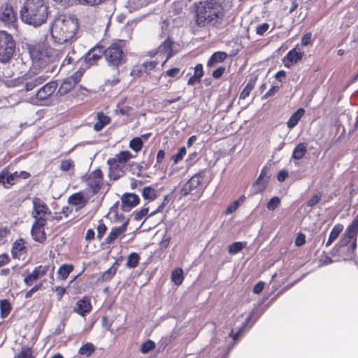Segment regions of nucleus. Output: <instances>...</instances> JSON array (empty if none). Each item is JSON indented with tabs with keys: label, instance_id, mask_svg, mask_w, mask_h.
<instances>
[{
	"label": "nucleus",
	"instance_id": "obj_1",
	"mask_svg": "<svg viewBox=\"0 0 358 358\" xmlns=\"http://www.w3.org/2000/svg\"><path fill=\"white\" fill-rule=\"evenodd\" d=\"M194 21L200 28L220 27L224 22L226 10L220 0H202L194 3Z\"/></svg>",
	"mask_w": 358,
	"mask_h": 358
},
{
	"label": "nucleus",
	"instance_id": "obj_2",
	"mask_svg": "<svg viewBox=\"0 0 358 358\" xmlns=\"http://www.w3.org/2000/svg\"><path fill=\"white\" fill-rule=\"evenodd\" d=\"M78 28L77 21L69 16L60 15L55 17L50 26L53 42L59 45L68 43L75 36Z\"/></svg>",
	"mask_w": 358,
	"mask_h": 358
},
{
	"label": "nucleus",
	"instance_id": "obj_3",
	"mask_svg": "<svg viewBox=\"0 0 358 358\" xmlns=\"http://www.w3.org/2000/svg\"><path fill=\"white\" fill-rule=\"evenodd\" d=\"M48 14V7L44 0H25L20 10L22 21L34 27L44 24Z\"/></svg>",
	"mask_w": 358,
	"mask_h": 358
},
{
	"label": "nucleus",
	"instance_id": "obj_4",
	"mask_svg": "<svg viewBox=\"0 0 358 358\" xmlns=\"http://www.w3.org/2000/svg\"><path fill=\"white\" fill-rule=\"evenodd\" d=\"M58 87L56 80H52L37 90L36 92L29 97V102L36 106H49L52 103V96Z\"/></svg>",
	"mask_w": 358,
	"mask_h": 358
},
{
	"label": "nucleus",
	"instance_id": "obj_5",
	"mask_svg": "<svg viewBox=\"0 0 358 358\" xmlns=\"http://www.w3.org/2000/svg\"><path fill=\"white\" fill-rule=\"evenodd\" d=\"M57 53L52 48L36 49L31 52L34 62L41 69H46V72L54 73L57 66L52 62Z\"/></svg>",
	"mask_w": 358,
	"mask_h": 358
},
{
	"label": "nucleus",
	"instance_id": "obj_6",
	"mask_svg": "<svg viewBox=\"0 0 358 358\" xmlns=\"http://www.w3.org/2000/svg\"><path fill=\"white\" fill-rule=\"evenodd\" d=\"M267 299L268 297L266 296L263 298L260 302H259L257 304H255L248 317L243 323L241 327L238 329V331L236 333H234L233 330H231L229 334V337L232 338L234 341H236L246 329H250L266 310L268 305L264 308H262V305Z\"/></svg>",
	"mask_w": 358,
	"mask_h": 358
},
{
	"label": "nucleus",
	"instance_id": "obj_7",
	"mask_svg": "<svg viewBox=\"0 0 358 358\" xmlns=\"http://www.w3.org/2000/svg\"><path fill=\"white\" fill-rule=\"evenodd\" d=\"M103 56L108 65L116 70H118L119 66L126 62V55L123 52L121 41L110 44L104 50Z\"/></svg>",
	"mask_w": 358,
	"mask_h": 358
},
{
	"label": "nucleus",
	"instance_id": "obj_8",
	"mask_svg": "<svg viewBox=\"0 0 358 358\" xmlns=\"http://www.w3.org/2000/svg\"><path fill=\"white\" fill-rule=\"evenodd\" d=\"M16 43L11 34L0 30V63L10 61L15 51Z\"/></svg>",
	"mask_w": 358,
	"mask_h": 358
},
{
	"label": "nucleus",
	"instance_id": "obj_9",
	"mask_svg": "<svg viewBox=\"0 0 358 358\" xmlns=\"http://www.w3.org/2000/svg\"><path fill=\"white\" fill-rule=\"evenodd\" d=\"M48 78V76L27 73L18 79V83L22 87L20 92H29L37 86L44 83Z\"/></svg>",
	"mask_w": 358,
	"mask_h": 358
},
{
	"label": "nucleus",
	"instance_id": "obj_10",
	"mask_svg": "<svg viewBox=\"0 0 358 358\" xmlns=\"http://www.w3.org/2000/svg\"><path fill=\"white\" fill-rule=\"evenodd\" d=\"M357 235L358 227L350 223L345 229V232L343 234L338 243L336 244L335 246L330 251V254L334 255L335 252H338V248L342 249V248H343L345 247H349L350 245H348L350 244V242L355 241L357 242Z\"/></svg>",
	"mask_w": 358,
	"mask_h": 358
},
{
	"label": "nucleus",
	"instance_id": "obj_11",
	"mask_svg": "<svg viewBox=\"0 0 358 358\" xmlns=\"http://www.w3.org/2000/svg\"><path fill=\"white\" fill-rule=\"evenodd\" d=\"M55 266L52 265L38 266L34 268L32 272L28 274L24 279V282L27 286H31L33 283L38 278L45 275L49 271L52 275Z\"/></svg>",
	"mask_w": 358,
	"mask_h": 358
},
{
	"label": "nucleus",
	"instance_id": "obj_12",
	"mask_svg": "<svg viewBox=\"0 0 358 358\" xmlns=\"http://www.w3.org/2000/svg\"><path fill=\"white\" fill-rule=\"evenodd\" d=\"M204 174L202 172L194 174L181 188V196H187L193 190L197 189L203 182Z\"/></svg>",
	"mask_w": 358,
	"mask_h": 358
},
{
	"label": "nucleus",
	"instance_id": "obj_13",
	"mask_svg": "<svg viewBox=\"0 0 358 358\" xmlns=\"http://www.w3.org/2000/svg\"><path fill=\"white\" fill-rule=\"evenodd\" d=\"M45 218H38L35 220L32 224L31 234L33 239L38 243H43L46 240V234L44 231V227L46 224Z\"/></svg>",
	"mask_w": 358,
	"mask_h": 358
},
{
	"label": "nucleus",
	"instance_id": "obj_14",
	"mask_svg": "<svg viewBox=\"0 0 358 358\" xmlns=\"http://www.w3.org/2000/svg\"><path fill=\"white\" fill-rule=\"evenodd\" d=\"M109 166L108 176L110 180H116L122 177L127 170L126 165L117 162L115 158H109L107 161Z\"/></svg>",
	"mask_w": 358,
	"mask_h": 358
},
{
	"label": "nucleus",
	"instance_id": "obj_15",
	"mask_svg": "<svg viewBox=\"0 0 358 358\" xmlns=\"http://www.w3.org/2000/svg\"><path fill=\"white\" fill-rule=\"evenodd\" d=\"M32 203L33 210L31 212V216L35 219V220L38 218H45L43 217L45 215L50 214V210L48 206L40 198H34Z\"/></svg>",
	"mask_w": 358,
	"mask_h": 358
},
{
	"label": "nucleus",
	"instance_id": "obj_16",
	"mask_svg": "<svg viewBox=\"0 0 358 358\" xmlns=\"http://www.w3.org/2000/svg\"><path fill=\"white\" fill-rule=\"evenodd\" d=\"M121 209L124 212H129L140 203L139 196L135 193L126 192L121 196Z\"/></svg>",
	"mask_w": 358,
	"mask_h": 358
},
{
	"label": "nucleus",
	"instance_id": "obj_17",
	"mask_svg": "<svg viewBox=\"0 0 358 358\" xmlns=\"http://www.w3.org/2000/svg\"><path fill=\"white\" fill-rule=\"evenodd\" d=\"M15 20L16 15L10 5L6 3L0 7V22L9 27L13 24Z\"/></svg>",
	"mask_w": 358,
	"mask_h": 358
},
{
	"label": "nucleus",
	"instance_id": "obj_18",
	"mask_svg": "<svg viewBox=\"0 0 358 358\" xmlns=\"http://www.w3.org/2000/svg\"><path fill=\"white\" fill-rule=\"evenodd\" d=\"M357 248L356 241H352L349 247L342 248V249L338 248V252H335L334 255H331L333 257H338L340 259L336 260L339 262L341 260L348 261L355 260V250Z\"/></svg>",
	"mask_w": 358,
	"mask_h": 358
},
{
	"label": "nucleus",
	"instance_id": "obj_19",
	"mask_svg": "<svg viewBox=\"0 0 358 358\" xmlns=\"http://www.w3.org/2000/svg\"><path fill=\"white\" fill-rule=\"evenodd\" d=\"M269 171L270 169L266 166L263 167L262 169L259 176L253 185L256 192H262L266 189L270 179V176H268Z\"/></svg>",
	"mask_w": 358,
	"mask_h": 358
},
{
	"label": "nucleus",
	"instance_id": "obj_20",
	"mask_svg": "<svg viewBox=\"0 0 358 358\" xmlns=\"http://www.w3.org/2000/svg\"><path fill=\"white\" fill-rule=\"evenodd\" d=\"M92 308L90 299L85 296L76 302L73 310L80 316H85L91 311Z\"/></svg>",
	"mask_w": 358,
	"mask_h": 358
},
{
	"label": "nucleus",
	"instance_id": "obj_21",
	"mask_svg": "<svg viewBox=\"0 0 358 358\" xmlns=\"http://www.w3.org/2000/svg\"><path fill=\"white\" fill-rule=\"evenodd\" d=\"M129 222V219H127L121 226L113 228L107 238H106V243H111L122 234L125 232Z\"/></svg>",
	"mask_w": 358,
	"mask_h": 358
},
{
	"label": "nucleus",
	"instance_id": "obj_22",
	"mask_svg": "<svg viewBox=\"0 0 358 358\" xmlns=\"http://www.w3.org/2000/svg\"><path fill=\"white\" fill-rule=\"evenodd\" d=\"M173 41L169 38H167L162 44L158 47L157 52L164 53L166 55V58L164 62L172 57L174 55L173 51Z\"/></svg>",
	"mask_w": 358,
	"mask_h": 358
},
{
	"label": "nucleus",
	"instance_id": "obj_23",
	"mask_svg": "<svg viewBox=\"0 0 358 358\" xmlns=\"http://www.w3.org/2000/svg\"><path fill=\"white\" fill-rule=\"evenodd\" d=\"M99 48V45H96V46L91 48L86 54L84 55L83 57H81V61L83 60L87 67H90L94 64L96 61L99 59V55H94V52H96Z\"/></svg>",
	"mask_w": 358,
	"mask_h": 358
},
{
	"label": "nucleus",
	"instance_id": "obj_24",
	"mask_svg": "<svg viewBox=\"0 0 358 358\" xmlns=\"http://www.w3.org/2000/svg\"><path fill=\"white\" fill-rule=\"evenodd\" d=\"M15 183L13 176L11 173H8L7 169L0 171V185H2L6 189H9Z\"/></svg>",
	"mask_w": 358,
	"mask_h": 358
},
{
	"label": "nucleus",
	"instance_id": "obj_25",
	"mask_svg": "<svg viewBox=\"0 0 358 358\" xmlns=\"http://www.w3.org/2000/svg\"><path fill=\"white\" fill-rule=\"evenodd\" d=\"M308 144L306 143H299L293 150L292 159L295 160L301 159L308 152Z\"/></svg>",
	"mask_w": 358,
	"mask_h": 358
},
{
	"label": "nucleus",
	"instance_id": "obj_26",
	"mask_svg": "<svg viewBox=\"0 0 358 358\" xmlns=\"http://www.w3.org/2000/svg\"><path fill=\"white\" fill-rule=\"evenodd\" d=\"M305 113V109L303 108H298L291 116L289 118L287 122V127L289 129H293L295 126H296V124H298V122H299V120H301V118L303 116Z\"/></svg>",
	"mask_w": 358,
	"mask_h": 358
},
{
	"label": "nucleus",
	"instance_id": "obj_27",
	"mask_svg": "<svg viewBox=\"0 0 358 358\" xmlns=\"http://www.w3.org/2000/svg\"><path fill=\"white\" fill-rule=\"evenodd\" d=\"M227 54L223 51L214 52L207 62V66L211 67L217 63L223 62L227 58Z\"/></svg>",
	"mask_w": 358,
	"mask_h": 358
},
{
	"label": "nucleus",
	"instance_id": "obj_28",
	"mask_svg": "<svg viewBox=\"0 0 358 358\" xmlns=\"http://www.w3.org/2000/svg\"><path fill=\"white\" fill-rule=\"evenodd\" d=\"M303 55L304 52L301 51L297 47H295L287 53L285 58L290 63L296 64L298 62L302 59Z\"/></svg>",
	"mask_w": 358,
	"mask_h": 358
},
{
	"label": "nucleus",
	"instance_id": "obj_29",
	"mask_svg": "<svg viewBox=\"0 0 358 358\" xmlns=\"http://www.w3.org/2000/svg\"><path fill=\"white\" fill-rule=\"evenodd\" d=\"M203 76V66L201 64H198L194 67V75L191 76L187 80V85H194L196 83H200Z\"/></svg>",
	"mask_w": 358,
	"mask_h": 358
},
{
	"label": "nucleus",
	"instance_id": "obj_30",
	"mask_svg": "<svg viewBox=\"0 0 358 358\" xmlns=\"http://www.w3.org/2000/svg\"><path fill=\"white\" fill-rule=\"evenodd\" d=\"M68 203L73 206H81V207H83L87 203V199L80 192L71 194L68 199Z\"/></svg>",
	"mask_w": 358,
	"mask_h": 358
},
{
	"label": "nucleus",
	"instance_id": "obj_31",
	"mask_svg": "<svg viewBox=\"0 0 358 358\" xmlns=\"http://www.w3.org/2000/svg\"><path fill=\"white\" fill-rule=\"evenodd\" d=\"M151 0H128L126 6L129 12L132 13L143 6H147Z\"/></svg>",
	"mask_w": 358,
	"mask_h": 358
},
{
	"label": "nucleus",
	"instance_id": "obj_32",
	"mask_svg": "<svg viewBox=\"0 0 358 358\" xmlns=\"http://www.w3.org/2000/svg\"><path fill=\"white\" fill-rule=\"evenodd\" d=\"M97 120L98 121L94 125V129L96 131H101L110 122V117L102 112L97 113Z\"/></svg>",
	"mask_w": 358,
	"mask_h": 358
},
{
	"label": "nucleus",
	"instance_id": "obj_33",
	"mask_svg": "<svg viewBox=\"0 0 358 358\" xmlns=\"http://www.w3.org/2000/svg\"><path fill=\"white\" fill-rule=\"evenodd\" d=\"M343 230V225L341 224H336L330 231L326 246L329 247L338 237L339 234Z\"/></svg>",
	"mask_w": 358,
	"mask_h": 358
},
{
	"label": "nucleus",
	"instance_id": "obj_34",
	"mask_svg": "<svg viewBox=\"0 0 358 358\" xmlns=\"http://www.w3.org/2000/svg\"><path fill=\"white\" fill-rule=\"evenodd\" d=\"M24 243L22 238L17 239L14 242L11 250L12 257L14 259L18 258L20 255V252L24 249Z\"/></svg>",
	"mask_w": 358,
	"mask_h": 358
},
{
	"label": "nucleus",
	"instance_id": "obj_35",
	"mask_svg": "<svg viewBox=\"0 0 358 358\" xmlns=\"http://www.w3.org/2000/svg\"><path fill=\"white\" fill-rule=\"evenodd\" d=\"M74 86L75 85L73 84V83L71 82L68 78H66L59 86L57 94H59V96H64L68 94Z\"/></svg>",
	"mask_w": 358,
	"mask_h": 358
},
{
	"label": "nucleus",
	"instance_id": "obj_36",
	"mask_svg": "<svg viewBox=\"0 0 358 358\" xmlns=\"http://www.w3.org/2000/svg\"><path fill=\"white\" fill-rule=\"evenodd\" d=\"M142 196L149 201H154L157 197V191L150 186L145 187L142 190Z\"/></svg>",
	"mask_w": 358,
	"mask_h": 358
},
{
	"label": "nucleus",
	"instance_id": "obj_37",
	"mask_svg": "<svg viewBox=\"0 0 358 358\" xmlns=\"http://www.w3.org/2000/svg\"><path fill=\"white\" fill-rule=\"evenodd\" d=\"M246 242H234L228 246V252L231 255H236L246 247Z\"/></svg>",
	"mask_w": 358,
	"mask_h": 358
},
{
	"label": "nucleus",
	"instance_id": "obj_38",
	"mask_svg": "<svg viewBox=\"0 0 358 358\" xmlns=\"http://www.w3.org/2000/svg\"><path fill=\"white\" fill-rule=\"evenodd\" d=\"M73 270V266L72 264H62L58 270V275L62 280H65L68 278L70 273Z\"/></svg>",
	"mask_w": 358,
	"mask_h": 358
},
{
	"label": "nucleus",
	"instance_id": "obj_39",
	"mask_svg": "<svg viewBox=\"0 0 358 358\" xmlns=\"http://www.w3.org/2000/svg\"><path fill=\"white\" fill-rule=\"evenodd\" d=\"M11 310V304L7 299L0 301V314L1 318H6Z\"/></svg>",
	"mask_w": 358,
	"mask_h": 358
},
{
	"label": "nucleus",
	"instance_id": "obj_40",
	"mask_svg": "<svg viewBox=\"0 0 358 358\" xmlns=\"http://www.w3.org/2000/svg\"><path fill=\"white\" fill-rule=\"evenodd\" d=\"M139 260V255L136 252H131L128 256L126 266L129 268H134L138 265Z\"/></svg>",
	"mask_w": 358,
	"mask_h": 358
},
{
	"label": "nucleus",
	"instance_id": "obj_41",
	"mask_svg": "<svg viewBox=\"0 0 358 358\" xmlns=\"http://www.w3.org/2000/svg\"><path fill=\"white\" fill-rule=\"evenodd\" d=\"M94 351V345L92 343H86L80 348L78 354L85 355L86 357H90Z\"/></svg>",
	"mask_w": 358,
	"mask_h": 358
},
{
	"label": "nucleus",
	"instance_id": "obj_42",
	"mask_svg": "<svg viewBox=\"0 0 358 358\" xmlns=\"http://www.w3.org/2000/svg\"><path fill=\"white\" fill-rule=\"evenodd\" d=\"M183 272L182 269L178 268L174 269L171 273V280L176 285H180L183 281Z\"/></svg>",
	"mask_w": 358,
	"mask_h": 358
},
{
	"label": "nucleus",
	"instance_id": "obj_43",
	"mask_svg": "<svg viewBox=\"0 0 358 358\" xmlns=\"http://www.w3.org/2000/svg\"><path fill=\"white\" fill-rule=\"evenodd\" d=\"M133 157V155L129 151L124 150L116 155L114 158L117 160V162L126 165V163Z\"/></svg>",
	"mask_w": 358,
	"mask_h": 358
},
{
	"label": "nucleus",
	"instance_id": "obj_44",
	"mask_svg": "<svg viewBox=\"0 0 358 358\" xmlns=\"http://www.w3.org/2000/svg\"><path fill=\"white\" fill-rule=\"evenodd\" d=\"M87 186L92 190L94 194H97L101 189L103 181L100 180H87Z\"/></svg>",
	"mask_w": 358,
	"mask_h": 358
},
{
	"label": "nucleus",
	"instance_id": "obj_45",
	"mask_svg": "<svg viewBox=\"0 0 358 358\" xmlns=\"http://www.w3.org/2000/svg\"><path fill=\"white\" fill-rule=\"evenodd\" d=\"M255 87V81L252 80H250L248 81L247 85L243 88V91L241 92L240 94V99H246L249 95L252 89Z\"/></svg>",
	"mask_w": 358,
	"mask_h": 358
},
{
	"label": "nucleus",
	"instance_id": "obj_46",
	"mask_svg": "<svg viewBox=\"0 0 358 358\" xmlns=\"http://www.w3.org/2000/svg\"><path fill=\"white\" fill-rule=\"evenodd\" d=\"M117 271V266H111L108 269L103 273L101 278L103 281L107 282L112 279Z\"/></svg>",
	"mask_w": 358,
	"mask_h": 358
},
{
	"label": "nucleus",
	"instance_id": "obj_47",
	"mask_svg": "<svg viewBox=\"0 0 358 358\" xmlns=\"http://www.w3.org/2000/svg\"><path fill=\"white\" fill-rule=\"evenodd\" d=\"M82 180L83 181H87V180H100L103 181V173L101 169H96L88 177L83 176Z\"/></svg>",
	"mask_w": 358,
	"mask_h": 358
},
{
	"label": "nucleus",
	"instance_id": "obj_48",
	"mask_svg": "<svg viewBox=\"0 0 358 358\" xmlns=\"http://www.w3.org/2000/svg\"><path fill=\"white\" fill-rule=\"evenodd\" d=\"M143 145V143L140 138L134 137L131 139L129 146L131 150L137 152L141 150Z\"/></svg>",
	"mask_w": 358,
	"mask_h": 358
},
{
	"label": "nucleus",
	"instance_id": "obj_49",
	"mask_svg": "<svg viewBox=\"0 0 358 358\" xmlns=\"http://www.w3.org/2000/svg\"><path fill=\"white\" fill-rule=\"evenodd\" d=\"M155 348V343L154 341L148 339L141 346V352L143 354H147Z\"/></svg>",
	"mask_w": 358,
	"mask_h": 358
},
{
	"label": "nucleus",
	"instance_id": "obj_50",
	"mask_svg": "<svg viewBox=\"0 0 358 358\" xmlns=\"http://www.w3.org/2000/svg\"><path fill=\"white\" fill-rule=\"evenodd\" d=\"M186 152L187 151L185 147H180L178 149L177 153H176L171 157V160L173 161L174 164H177L180 161H181L183 159L184 156L186 155Z\"/></svg>",
	"mask_w": 358,
	"mask_h": 358
},
{
	"label": "nucleus",
	"instance_id": "obj_51",
	"mask_svg": "<svg viewBox=\"0 0 358 358\" xmlns=\"http://www.w3.org/2000/svg\"><path fill=\"white\" fill-rule=\"evenodd\" d=\"M158 64V62L156 61H150V62H145L142 64V66L140 67L139 71L142 72H148L152 69H154L157 65Z\"/></svg>",
	"mask_w": 358,
	"mask_h": 358
},
{
	"label": "nucleus",
	"instance_id": "obj_52",
	"mask_svg": "<svg viewBox=\"0 0 358 358\" xmlns=\"http://www.w3.org/2000/svg\"><path fill=\"white\" fill-rule=\"evenodd\" d=\"M14 358H32L31 349L29 347H22L21 351Z\"/></svg>",
	"mask_w": 358,
	"mask_h": 358
},
{
	"label": "nucleus",
	"instance_id": "obj_53",
	"mask_svg": "<svg viewBox=\"0 0 358 358\" xmlns=\"http://www.w3.org/2000/svg\"><path fill=\"white\" fill-rule=\"evenodd\" d=\"M322 196V194L321 192H317V193L315 194L307 201V203H306L307 206L310 207V208L314 207L316 204H317L320 202Z\"/></svg>",
	"mask_w": 358,
	"mask_h": 358
},
{
	"label": "nucleus",
	"instance_id": "obj_54",
	"mask_svg": "<svg viewBox=\"0 0 358 358\" xmlns=\"http://www.w3.org/2000/svg\"><path fill=\"white\" fill-rule=\"evenodd\" d=\"M280 203V199L278 196L272 197L266 204V208L269 210H274Z\"/></svg>",
	"mask_w": 358,
	"mask_h": 358
},
{
	"label": "nucleus",
	"instance_id": "obj_55",
	"mask_svg": "<svg viewBox=\"0 0 358 358\" xmlns=\"http://www.w3.org/2000/svg\"><path fill=\"white\" fill-rule=\"evenodd\" d=\"M73 166V162L71 159L62 160L60 164V169L62 171H68Z\"/></svg>",
	"mask_w": 358,
	"mask_h": 358
},
{
	"label": "nucleus",
	"instance_id": "obj_56",
	"mask_svg": "<svg viewBox=\"0 0 358 358\" xmlns=\"http://www.w3.org/2000/svg\"><path fill=\"white\" fill-rule=\"evenodd\" d=\"M83 71L80 69L78 70L75 72L71 76L67 78L71 82L73 83L75 85L80 80L81 77L83 76Z\"/></svg>",
	"mask_w": 358,
	"mask_h": 358
},
{
	"label": "nucleus",
	"instance_id": "obj_57",
	"mask_svg": "<svg viewBox=\"0 0 358 358\" xmlns=\"http://www.w3.org/2000/svg\"><path fill=\"white\" fill-rule=\"evenodd\" d=\"M106 231H107V227L101 220L97 227V238L99 240H101L103 238V236Z\"/></svg>",
	"mask_w": 358,
	"mask_h": 358
},
{
	"label": "nucleus",
	"instance_id": "obj_58",
	"mask_svg": "<svg viewBox=\"0 0 358 358\" xmlns=\"http://www.w3.org/2000/svg\"><path fill=\"white\" fill-rule=\"evenodd\" d=\"M106 0H77L79 4L87 6H96L103 3Z\"/></svg>",
	"mask_w": 358,
	"mask_h": 358
},
{
	"label": "nucleus",
	"instance_id": "obj_59",
	"mask_svg": "<svg viewBox=\"0 0 358 358\" xmlns=\"http://www.w3.org/2000/svg\"><path fill=\"white\" fill-rule=\"evenodd\" d=\"M240 206L239 200H236L232 202L228 207L226 208L225 213L227 215H229L235 212Z\"/></svg>",
	"mask_w": 358,
	"mask_h": 358
},
{
	"label": "nucleus",
	"instance_id": "obj_60",
	"mask_svg": "<svg viewBox=\"0 0 358 358\" xmlns=\"http://www.w3.org/2000/svg\"><path fill=\"white\" fill-rule=\"evenodd\" d=\"M149 208L148 207L142 208L139 211L134 213V220L136 221L141 220L148 213Z\"/></svg>",
	"mask_w": 358,
	"mask_h": 358
},
{
	"label": "nucleus",
	"instance_id": "obj_61",
	"mask_svg": "<svg viewBox=\"0 0 358 358\" xmlns=\"http://www.w3.org/2000/svg\"><path fill=\"white\" fill-rule=\"evenodd\" d=\"M43 287V283L40 282L39 284H37L32 287L29 291H27L25 294V298L29 299L31 298L34 293L36 292L37 291L41 289Z\"/></svg>",
	"mask_w": 358,
	"mask_h": 358
},
{
	"label": "nucleus",
	"instance_id": "obj_62",
	"mask_svg": "<svg viewBox=\"0 0 358 358\" xmlns=\"http://www.w3.org/2000/svg\"><path fill=\"white\" fill-rule=\"evenodd\" d=\"M269 28V24L266 22L259 24L256 28V33L259 36H263Z\"/></svg>",
	"mask_w": 358,
	"mask_h": 358
},
{
	"label": "nucleus",
	"instance_id": "obj_63",
	"mask_svg": "<svg viewBox=\"0 0 358 358\" xmlns=\"http://www.w3.org/2000/svg\"><path fill=\"white\" fill-rule=\"evenodd\" d=\"M224 72L225 67L219 66L213 72L212 76L215 79H219L223 76Z\"/></svg>",
	"mask_w": 358,
	"mask_h": 358
},
{
	"label": "nucleus",
	"instance_id": "obj_64",
	"mask_svg": "<svg viewBox=\"0 0 358 358\" xmlns=\"http://www.w3.org/2000/svg\"><path fill=\"white\" fill-rule=\"evenodd\" d=\"M265 286V282L263 281H259L253 287L252 292L255 294H260Z\"/></svg>",
	"mask_w": 358,
	"mask_h": 358
}]
</instances>
